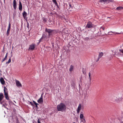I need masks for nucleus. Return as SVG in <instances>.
I'll list each match as a JSON object with an SVG mask.
<instances>
[{
    "instance_id": "nucleus-1",
    "label": "nucleus",
    "mask_w": 123,
    "mask_h": 123,
    "mask_svg": "<svg viewBox=\"0 0 123 123\" xmlns=\"http://www.w3.org/2000/svg\"><path fill=\"white\" fill-rule=\"evenodd\" d=\"M57 108L58 111H63L65 110L66 107L64 104L62 103L57 105Z\"/></svg>"
},
{
    "instance_id": "nucleus-2",
    "label": "nucleus",
    "mask_w": 123,
    "mask_h": 123,
    "mask_svg": "<svg viewBox=\"0 0 123 123\" xmlns=\"http://www.w3.org/2000/svg\"><path fill=\"white\" fill-rule=\"evenodd\" d=\"M4 95L6 99L7 100L9 99L8 93L7 89L5 86L4 87Z\"/></svg>"
},
{
    "instance_id": "nucleus-3",
    "label": "nucleus",
    "mask_w": 123,
    "mask_h": 123,
    "mask_svg": "<svg viewBox=\"0 0 123 123\" xmlns=\"http://www.w3.org/2000/svg\"><path fill=\"white\" fill-rule=\"evenodd\" d=\"M47 37H46V35H43L42 37L39 40V43H40L42 41L43 39H44V40H45L46 41H48L49 40V39H47Z\"/></svg>"
},
{
    "instance_id": "nucleus-4",
    "label": "nucleus",
    "mask_w": 123,
    "mask_h": 123,
    "mask_svg": "<svg viewBox=\"0 0 123 123\" xmlns=\"http://www.w3.org/2000/svg\"><path fill=\"white\" fill-rule=\"evenodd\" d=\"M93 27V25L92 24V23L90 22H88L86 26V28H90Z\"/></svg>"
},
{
    "instance_id": "nucleus-5",
    "label": "nucleus",
    "mask_w": 123,
    "mask_h": 123,
    "mask_svg": "<svg viewBox=\"0 0 123 123\" xmlns=\"http://www.w3.org/2000/svg\"><path fill=\"white\" fill-rule=\"evenodd\" d=\"M53 30L46 28L45 31L49 33V37L50 36L51 33L53 31Z\"/></svg>"
},
{
    "instance_id": "nucleus-6",
    "label": "nucleus",
    "mask_w": 123,
    "mask_h": 123,
    "mask_svg": "<svg viewBox=\"0 0 123 123\" xmlns=\"http://www.w3.org/2000/svg\"><path fill=\"white\" fill-rule=\"evenodd\" d=\"M122 100V98H113V101L114 102H118Z\"/></svg>"
},
{
    "instance_id": "nucleus-7",
    "label": "nucleus",
    "mask_w": 123,
    "mask_h": 123,
    "mask_svg": "<svg viewBox=\"0 0 123 123\" xmlns=\"http://www.w3.org/2000/svg\"><path fill=\"white\" fill-rule=\"evenodd\" d=\"M103 53L102 52H101L99 53L98 55V57L97 60H96V62H98L99 61V59L103 55Z\"/></svg>"
},
{
    "instance_id": "nucleus-8",
    "label": "nucleus",
    "mask_w": 123,
    "mask_h": 123,
    "mask_svg": "<svg viewBox=\"0 0 123 123\" xmlns=\"http://www.w3.org/2000/svg\"><path fill=\"white\" fill-rule=\"evenodd\" d=\"M37 102L39 104H41L43 102V96L41 95V97L37 100Z\"/></svg>"
},
{
    "instance_id": "nucleus-9",
    "label": "nucleus",
    "mask_w": 123,
    "mask_h": 123,
    "mask_svg": "<svg viewBox=\"0 0 123 123\" xmlns=\"http://www.w3.org/2000/svg\"><path fill=\"white\" fill-rule=\"evenodd\" d=\"M35 44L31 45L29 48V50H33L35 48Z\"/></svg>"
},
{
    "instance_id": "nucleus-10",
    "label": "nucleus",
    "mask_w": 123,
    "mask_h": 123,
    "mask_svg": "<svg viewBox=\"0 0 123 123\" xmlns=\"http://www.w3.org/2000/svg\"><path fill=\"white\" fill-rule=\"evenodd\" d=\"M16 86L18 87H21L22 85L19 81L18 80H16Z\"/></svg>"
},
{
    "instance_id": "nucleus-11",
    "label": "nucleus",
    "mask_w": 123,
    "mask_h": 123,
    "mask_svg": "<svg viewBox=\"0 0 123 123\" xmlns=\"http://www.w3.org/2000/svg\"><path fill=\"white\" fill-rule=\"evenodd\" d=\"M22 15L23 17H24V19H27L26 16L27 15V14L25 11H24L22 13Z\"/></svg>"
},
{
    "instance_id": "nucleus-12",
    "label": "nucleus",
    "mask_w": 123,
    "mask_h": 123,
    "mask_svg": "<svg viewBox=\"0 0 123 123\" xmlns=\"http://www.w3.org/2000/svg\"><path fill=\"white\" fill-rule=\"evenodd\" d=\"M81 105L80 104H79L78 106V107L77 109V113L78 114L79 113L80 111L81 110Z\"/></svg>"
},
{
    "instance_id": "nucleus-13",
    "label": "nucleus",
    "mask_w": 123,
    "mask_h": 123,
    "mask_svg": "<svg viewBox=\"0 0 123 123\" xmlns=\"http://www.w3.org/2000/svg\"><path fill=\"white\" fill-rule=\"evenodd\" d=\"M17 3L15 0H14L13 2V6L14 8L16 9V8Z\"/></svg>"
},
{
    "instance_id": "nucleus-14",
    "label": "nucleus",
    "mask_w": 123,
    "mask_h": 123,
    "mask_svg": "<svg viewBox=\"0 0 123 123\" xmlns=\"http://www.w3.org/2000/svg\"><path fill=\"white\" fill-rule=\"evenodd\" d=\"M22 8V5L20 1L19 2V6L18 7V9L19 10L21 11Z\"/></svg>"
},
{
    "instance_id": "nucleus-15",
    "label": "nucleus",
    "mask_w": 123,
    "mask_h": 123,
    "mask_svg": "<svg viewBox=\"0 0 123 123\" xmlns=\"http://www.w3.org/2000/svg\"><path fill=\"white\" fill-rule=\"evenodd\" d=\"M0 81L2 85H4L5 84V82L3 78L1 77L0 78Z\"/></svg>"
},
{
    "instance_id": "nucleus-16",
    "label": "nucleus",
    "mask_w": 123,
    "mask_h": 123,
    "mask_svg": "<svg viewBox=\"0 0 123 123\" xmlns=\"http://www.w3.org/2000/svg\"><path fill=\"white\" fill-rule=\"evenodd\" d=\"M4 97L3 94L2 93H0V102L2 101Z\"/></svg>"
},
{
    "instance_id": "nucleus-17",
    "label": "nucleus",
    "mask_w": 123,
    "mask_h": 123,
    "mask_svg": "<svg viewBox=\"0 0 123 123\" xmlns=\"http://www.w3.org/2000/svg\"><path fill=\"white\" fill-rule=\"evenodd\" d=\"M116 9L118 10H123V7L122 6H119L118 7H117L116 8Z\"/></svg>"
},
{
    "instance_id": "nucleus-18",
    "label": "nucleus",
    "mask_w": 123,
    "mask_h": 123,
    "mask_svg": "<svg viewBox=\"0 0 123 123\" xmlns=\"http://www.w3.org/2000/svg\"><path fill=\"white\" fill-rule=\"evenodd\" d=\"M74 68V67L72 65H71L70 66V67L69 69V71L70 72L72 71Z\"/></svg>"
},
{
    "instance_id": "nucleus-19",
    "label": "nucleus",
    "mask_w": 123,
    "mask_h": 123,
    "mask_svg": "<svg viewBox=\"0 0 123 123\" xmlns=\"http://www.w3.org/2000/svg\"><path fill=\"white\" fill-rule=\"evenodd\" d=\"M71 86L72 87H74L75 86V84L74 82L73 81L71 83Z\"/></svg>"
},
{
    "instance_id": "nucleus-20",
    "label": "nucleus",
    "mask_w": 123,
    "mask_h": 123,
    "mask_svg": "<svg viewBox=\"0 0 123 123\" xmlns=\"http://www.w3.org/2000/svg\"><path fill=\"white\" fill-rule=\"evenodd\" d=\"M7 53H6V55L5 57L3 59L2 61V62H3L4 61H5L7 57Z\"/></svg>"
},
{
    "instance_id": "nucleus-21",
    "label": "nucleus",
    "mask_w": 123,
    "mask_h": 123,
    "mask_svg": "<svg viewBox=\"0 0 123 123\" xmlns=\"http://www.w3.org/2000/svg\"><path fill=\"white\" fill-rule=\"evenodd\" d=\"M53 2L56 6H58V4L56 1V0H52Z\"/></svg>"
},
{
    "instance_id": "nucleus-22",
    "label": "nucleus",
    "mask_w": 123,
    "mask_h": 123,
    "mask_svg": "<svg viewBox=\"0 0 123 123\" xmlns=\"http://www.w3.org/2000/svg\"><path fill=\"white\" fill-rule=\"evenodd\" d=\"M33 101L34 104L35 105L36 107L37 108L38 107L37 105H39L38 104L36 103V102L34 101L33 100Z\"/></svg>"
},
{
    "instance_id": "nucleus-23",
    "label": "nucleus",
    "mask_w": 123,
    "mask_h": 123,
    "mask_svg": "<svg viewBox=\"0 0 123 123\" xmlns=\"http://www.w3.org/2000/svg\"><path fill=\"white\" fill-rule=\"evenodd\" d=\"M91 74L90 72H89V77H88V78L89 79V80L91 81Z\"/></svg>"
},
{
    "instance_id": "nucleus-24",
    "label": "nucleus",
    "mask_w": 123,
    "mask_h": 123,
    "mask_svg": "<svg viewBox=\"0 0 123 123\" xmlns=\"http://www.w3.org/2000/svg\"><path fill=\"white\" fill-rule=\"evenodd\" d=\"M10 30H7L6 31V35L7 36H8L9 35L10 33Z\"/></svg>"
},
{
    "instance_id": "nucleus-25",
    "label": "nucleus",
    "mask_w": 123,
    "mask_h": 123,
    "mask_svg": "<svg viewBox=\"0 0 123 123\" xmlns=\"http://www.w3.org/2000/svg\"><path fill=\"white\" fill-rule=\"evenodd\" d=\"M80 119H83L84 118V116L82 114H80Z\"/></svg>"
},
{
    "instance_id": "nucleus-26",
    "label": "nucleus",
    "mask_w": 123,
    "mask_h": 123,
    "mask_svg": "<svg viewBox=\"0 0 123 123\" xmlns=\"http://www.w3.org/2000/svg\"><path fill=\"white\" fill-rule=\"evenodd\" d=\"M11 57H10V58L9 59L8 61L6 62V63L9 64L11 62Z\"/></svg>"
},
{
    "instance_id": "nucleus-27",
    "label": "nucleus",
    "mask_w": 123,
    "mask_h": 123,
    "mask_svg": "<svg viewBox=\"0 0 123 123\" xmlns=\"http://www.w3.org/2000/svg\"><path fill=\"white\" fill-rule=\"evenodd\" d=\"M11 27V24L10 23H9V24L8 26L7 29L10 30Z\"/></svg>"
},
{
    "instance_id": "nucleus-28",
    "label": "nucleus",
    "mask_w": 123,
    "mask_h": 123,
    "mask_svg": "<svg viewBox=\"0 0 123 123\" xmlns=\"http://www.w3.org/2000/svg\"><path fill=\"white\" fill-rule=\"evenodd\" d=\"M69 5L70 7L72 8V7L73 6L72 5H71V3H69Z\"/></svg>"
},
{
    "instance_id": "nucleus-29",
    "label": "nucleus",
    "mask_w": 123,
    "mask_h": 123,
    "mask_svg": "<svg viewBox=\"0 0 123 123\" xmlns=\"http://www.w3.org/2000/svg\"><path fill=\"white\" fill-rule=\"evenodd\" d=\"M29 23H28V22H27V27L28 28H29Z\"/></svg>"
},
{
    "instance_id": "nucleus-30",
    "label": "nucleus",
    "mask_w": 123,
    "mask_h": 123,
    "mask_svg": "<svg viewBox=\"0 0 123 123\" xmlns=\"http://www.w3.org/2000/svg\"><path fill=\"white\" fill-rule=\"evenodd\" d=\"M105 0H100V2H105Z\"/></svg>"
},
{
    "instance_id": "nucleus-31",
    "label": "nucleus",
    "mask_w": 123,
    "mask_h": 123,
    "mask_svg": "<svg viewBox=\"0 0 123 123\" xmlns=\"http://www.w3.org/2000/svg\"><path fill=\"white\" fill-rule=\"evenodd\" d=\"M84 120H85V118H83V119H80L81 121H83V122H84V121H85Z\"/></svg>"
},
{
    "instance_id": "nucleus-32",
    "label": "nucleus",
    "mask_w": 123,
    "mask_h": 123,
    "mask_svg": "<svg viewBox=\"0 0 123 123\" xmlns=\"http://www.w3.org/2000/svg\"><path fill=\"white\" fill-rule=\"evenodd\" d=\"M89 38L88 37H86L85 38V40H89Z\"/></svg>"
},
{
    "instance_id": "nucleus-33",
    "label": "nucleus",
    "mask_w": 123,
    "mask_h": 123,
    "mask_svg": "<svg viewBox=\"0 0 123 123\" xmlns=\"http://www.w3.org/2000/svg\"><path fill=\"white\" fill-rule=\"evenodd\" d=\"M30 103L31 105L32 106H34L33 104V103L32 102H30Z\"/></svg>"
},
{
    "instance_id": "nucleus-34",
    "label": "nucleus",
    "mask_w": 123,
    "mask_h": 123,
    "mask_svg": "<svg viewBox=\"0 0 123 123\" xmlns=\"http://www.w3.org/2000/svg\"><path fill=\"white\" fill-rule=\"evenodd\" d=\"M85 121L83 122L82 121H81L80 123H86V121L85 120H84Z\"/></svg>"
},
{
    "instance_id": "nucleus-35",
    "label": "nucleus",
    "mask_w": 123,
    "mask_h": 123,
    "mask_svg": "<svg viewBox=\"0 0 123 123\" xmlns=\"http://www.w3.org/2000/svg\"><path fill=\"white\" fill-rule=\"evenodd\" d=\"M119 51H120L121 52L123 53V50H121V49H119Z\"/></svg>"
},
{
    "instance_id": "nucleus-36",
    "label": "nucleus",
    "mask_w": 123,
    "mask_h": 123,
    "mask_svg": "<svg viewBox=\"0 0 123 123\" xmlns=\"http://www.w3.org/2000/svg\"><path fill=\"white\" fill-rule=\"evenodd\" d=\"M114 0H108L109 2H112Z\"/></svg>"
},
{
    "instance_id": "nucleus-37",
    "label": "nucleus",
    "mask_w": 123,
    "mask_h": 123,
    "mask_svg": "<svg viewBox=\"0 0 123 123\" xmlns=\"http://www.w3.org/2000/svg\"><path fill=\"white\" fill-rule=\"evenodd\" d=\"M105 2L106 3H107L109 2L108 0H105Z\"/></svg>"
},
{
    "instance_id": "nucleus-38",
    "label": "nucleus",
    "mask_w": 123,
    "mask_h": 123,
    "mask_svg": "<svg viewBox=\"0 0 123 123\" xmlns=\"http://www.w3.org/2000/svg\"><path fill=\"white\" fill-rule=\"evenodd\" d=\"M111 32H112V33H115V32H113L112 31H110V32H109L108 33L110 34V33Z\"/></svg>"
},
{
    "instance_id": "nucleus-39",
    "label": "nucleus",
    "mask_w": 123,
    "mask_h": 123,
    "mask_svg": "<svg viewBox=\"0 0 123 123\" xmlns=\"http://www.w3.org/2000/svg\"><path fill=\"white\" fill-rule=\"evenodd\" d=\"M101 29H102L103 30H104V27H101Z\"/></svg>"
},
{
    "instance_id": "nucleus-40",
    "label": "nucleus",
    "mask_w": 123,
    "mask_h": 123,
    "mask_svg": "<svg viewBox=\"0 0 123 123\" xmlns=\"http://www.w3.org/2000/svg\"><path fill=\"white\" fill-rule=\"evenodd\" d=\"M112 58V56H111L110 57V59H111Z\"/></svg>"
},
{
    "instance_id": "nucleus-41",
    "label": "nucleus",
    "mask_w": 123,
    "mask_h": 123,
    "mask_svg": "<svg viewBox=\"0 0 123 123\" xmlns=\"http://www.w3.org/2000/svg\"><path fill=\"white\" fill-rule=\"evenodd\" d=\"M120 34V33H115L114 34Z\"/></svg>"
},
{
    "instance_id": "nucleus-42",
    "label": "nucleus",
    "mask_w": 123,
    "mask_h": 123,
    "mask_svg": "<svg viewBox=\"0 0 123 123\" xmlns=\"http://www.w3.org/2000/svg\"><path fill=\"white\" fill-rule=\"evenodd\" d=\"M0 104H2V102H1L0 103Z\"/></svg>"
},
{
    "instance_id": "nucleus-43",
    "label": "nucleus",
    "mask_w": 123,
    "mask_h": 123,
    "mask_svg": "<svg viewBox=\"0 0 123 123\" xmlns=\"http://www.w3.org/2000/svg\"><path fill=\"white\" fill-rule=\"evenodd\" d=\"M73 123H76L75 122H74Z\"/></svg>"
},
{
    "instance_id": "nucleus-44",
    "label": "nucleus",
    "mask_w": 123,
    "mask_h": 123,
    "mask_svg": "<svg viewBox=\"0 0 123 123\" xmlns=\"http://www.w3.org/2000/svg\"><path fill=\"white\" fill-rule=\"evenodd\" d=\"M110 18V17H108L107 18Z\"/></svg>"
},
{
    "instance_id": "nucleus-45",
    "label": "nucleus",
    "mask_w": 123,
    "mask_h": 123,
    "mask_svg": "<svg viewBox=\"0 0 123 123\" xmlns=\"http://www.w3.org/2000/svg\"><path fill=\"white\" fill-rule=\"evenodd\" d=\"M3 106H4V105H3Z\"/></svg>"
}]
</instances>
